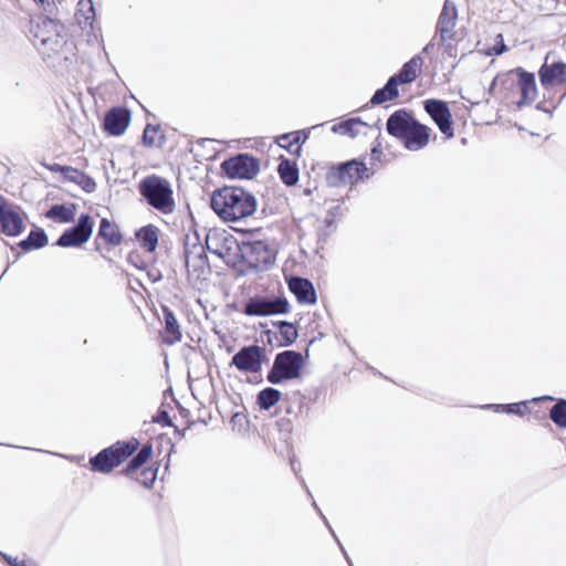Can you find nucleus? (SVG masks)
I'll return each mask as SVG.
<instances>
[{
    "mask_svg": "<svg viewBox=\"0 0 566 566\" xmlns=\"http://www.w3.org/2000/svg\"><path fill=\"white\" fill-rule=\"evenodd\" d=\"M432 48H433V44H432V43H428V44L422 49L421 54H422V53L428 54Z\"/></svg>",
    "mask_w": 566,
    "mask_h": 566,
    "instance_id": "obj_44",
    "label": "nucleus"
},
{
    "mask_svg": "<svg viewBox=\"0 0 566 566\" xmlns=\"http://www.w3.org/2000/svg\"><path fill=\"white\" fill-rule=\"evenodd\" d=\"M386 129L410 151L426 148L431 139V128L417 120L407 109L394 112L387 119Z\"/></svg>",
    "mask_w": 566,
    "mask_h": 566,
    "instance_id": "obj_2",
    "label": "nucleus"
},
{
    "mask_svg": "<svg viewBox=\"0 0 566 566\" xmlns=\"http://www.w3.org/2000/svg\"><path fill=\"white\" fill-rule=\"evenodd\" d=\"M290 305L285 298L268 300L265 297H251L243 310L248 316H269L274 314H286Z\"/></svg>",
    "mask_w": 566,
    "mask_h": 566,
    "instance_id": "obj_13",
    "label": "nucleus"
},
{
    "mask_svg": "<svg viewBox=\"0 0 566 566\" xmlns=\"http://www.w3.org/2000/svg\"><path fill=\"white\" fill-rule=\"evenodd\" d=\"M281 397L282 394L280 390L272 387H266L259 391L256 396V405L262 410H270L280 401Z\"/></svg>",
    "mask_w": 566,
    "mask_h": 566,
    "instance_id": "obj_28",
    "label": "nucleus"
},
{
    "mask_svg": "<svg viewBox=\"0 0 566 566\" xmlns=\"http://www.w3.org/2000/svg\"><path fill=\"white\" fill-rule=\"evenodd\" d=\"M76 14L83 17L84 22L92 21L95 15L92 0H80Z\"/></svg>",
    "mask_w": 566,
    "mask_h": 566,
    "instance_id": "obj_35",
    "label": "nucleus"
},
{
    "mask_svg": "<svg viewBox=\"0 0 566 566\" xmlns=\"http://www.w3.org/2000/svg\"><path fill=\"white\" fill-rule=\"evenodd\" d=\"M364 126H366V124L361 122L359 118H349L335 124L332 127V130L339 135L355 137L359 133L360 128Z\"/></svg>",
    "mask_w": 566,
    "mask_h": 566,
    "instance_id": "obj_29",
    "label": "nucleus"
},
{
    "mask_svg": "<svg viewBox=\"0 0 566 566\" xmlns=\"http://www.w3.org/2000/svg\"><path fill=\"white\" fill-rule=\"evenodd\" d=\"M138 190L147 203L163 214H170L175 211L174 191L167 179L157 175L146 176L140 180Z\"/></svg>",
    "mask_w": 566,
    "mask_h": 566,
    "instance_id": "obj_5",
    "label": "nucleus"
},
{
    "mask_svg": "<svg viewBox=\"0 0 566 566\" xmlns=\"http://www.w3.org/2000/svg\"><path fill=\"white\" fill-rule=\"evenodd\" d=\"M266 360V350L259 345L243 346L231 359L230 366H234L244 374H259Z\"/></svg>",
    "mask_w": 566,
    "mask_h": 566,
    "instance_id": "obj_9",
    "label": "nucleus"
},
{
    "mask_svg": "<svg viewBox=\"0 0 566 566\" xmlns=\"http://www.w3.org/2000/svg\"><path fill=\"white\" fill-rule=\"evenodd\" d=\"M423 63L424 61L421 54H416L406 62L400 71L392 75V77L396 78L400 85L410 84L421 74Z\"/></svg>",
    "mask_w": 566,
    "mask_h": 566,
    "instance_id": "obj_22",
    "label": "nucleus"
},
{
    "mask_svg": "<svg viewBox=\"0 0 566 566\" xmlns=\"http://www.w3.org/2000/svg\"><path fill=\"white\" fill-rule=\"evenodd\" d=\"M303 366V357L294 350H285L275 356L273 366L268 373L269 382L277 385L284 380L300 377Z\"/></svg>",
    "mask_w": 566,
    "mask_h": 566,
    "instance_id": "obj_8",
    "label": "nucleus"
},
{
    "mask_svg": "<svg viewBox=\"0 0 566 566\" xmlns=\"http://www.w3.org/2000/svg\"><path fill=\"white\" fill-rule=\"evenodd\" d=\"M290 291L301 304H315L317 301L315 289L312 282L304 277L292 276L287 281Z\"/></svg>",
    "mask_w": 566,
    "mask_h": 566,
    "instance_id": "obj_19",
    "label": "nucleus"
},
{
    "mask_svg": "<svg viewBox=\"0 0 566 566\" xmlns=\"http://www.w3.org/2000/svg\"><path fill=\"white\" fill-rule=\"evenodd\" d=\"M139 245L147 252H154L157 249L158 245V229L153 226L148 224L145 227H142L139 230L135 233Z\"/></svg>",
    "mask_w": 566,
    "mask_h": 566,
    "instance_id": "obj_26",
    "label": "nucleus"
},
{
    "mask_svg": "<svg viewBox=\"0 0 566 566\" xmlns=\"http://www.w3.org/2000/svg\"><path fill=\"white\" fill-rule=\"evenodd\" d=\"M549 418L557 428L566 430V399H558L549 408Z\"/></svg>",
    "mask_w": 566,
    "mask_h": 566,
    "instance_id": "obj_32",
    "label": "nucleus"
},
{
    "mask_svg": "<svg viewBox=\"0 0 566 566\" xmlns=\"http://www.w3.org/2000/svg\"><path fill=\"white\" fill-rule=\"evenodd\" d=\"M24 230V221L20 208L10 203L0 214V233L17 237Z\"/></svg>",
    "mask_w": 566,
    "mask_h": 566,
    "instance_id": "obj_17",
    "label": "nucleus"
},
{
    "mask_svg": "<svg viewBox=\"0 0 566 566\" xmlns=\"http://www.w3.org/2000/svg\"><path fill=\"white\" fill-rule=\"evenodd\" d=\"M308 135L304 130H295L282 134L275 137V144L286 149L291 155L300 157L302 154V145L306 142Z\"/></svg>",
    "mask_w": 566,
    "mask_h": 566,
    "instance_id": "obj_21",
    "label": "nucleus"
},
{
    "mask_svg": "<svg viewBox=\"0 0 566 566\" xmlns=\"http://www.w3.org/2000/svg\"><path fill=\"white\" fill-rule=\"evenodd\" d=\"M153 421L160 424L161 427H171L172 422L168 415V412L164 409H160L157 415L153 418Z\"/></svg>",
    "mask_w": 566,
    "mask_h": 566,
    "instance_id": "obj_39",
    "label": "nucleus"
},
{
    "mask_svg": "<svg viewBox=\"0 0 566 566\" xmlns=\"http://www.w3.org/2000/svg\"><path fill=\"white\" fill-rule=\"evenodd\" d=\"M10 206V202L7 198L0 195V214Z\"/></svg>",
    "mask_w": 566,
    "mask_h": 566,
    "instance_id": "obj_41",
    "label": "nucleus"
},
{
    "mask_svg": "<svg viewBox=\"0 0 566 566\" xmlns=\"http://www.w3.org/2000/svg\"><path fill=\"white\" fill-rule=\"evenodd\" d=\"M279 335L283 345H291L297 338V329L292 323L282 322L279 327Z\"/></svg>",
    "mask_w": 566,
    "mask_h": 566,
    "instance_id": "obj_33",
    "label": "nucleus"
},
{
    "mask_svg": "<svg viewBox=\"0 0 566 566\" xmlns=\"http://www.w3.org/2000/svg\"><path fill=\"white\" fill-rule=\"evenodd\" d=\"M374 174L375 170L367 167L364 160L353 159L331 167L326 172V180L332 187L353 186L370 178Z\"/></svg>",
    "mask_w": 566,
    "mask_h": 566,
    "instance_id": "obj_6",
    "label": "nucleus"
},
{
    "mask_svg": "<svg viewBox=\"0 0 566 566\" xmlns=\"http://www.w3.org/2000/svg\"><path fill=\"white\" fill-rule=\"evenodd\" d=\"M48 244V237L41 229L33 230L29 233L28 238L19 243V247L24 251L41 249Z\"/></svg>",
    "mask_w": 566,
    "mask_h": 566,
    "instance_id": "obj_30",
    "label": "nucleus"
},
{
    "mask_svg": "<svg viewBox=\"0 0 566 566\" xmlns=\"http://www.w3.org/2000/svg\"><path fill=\"white\" fill-rule=\"evenodd\" d=\"M500 95L510 105L521 108L531 105L537 97L535 75L516 67L499 77Z\"/></svg>",
    "mask_w": 566,
    "mask_h": 566,
    "instance_id": "obj_3",
    "label": "nucleus"
},
{
    "mask_svg": "<svg viewBox=\"0 0 566 566\" xmlns=\"http://www.w3.org/2000/svg\"><path fill=\"white\" fill-rule=\"evenodd\" d=\"M3 558L10 566H38L35 562L25 558L11 557L8 555H3Z\"/></svg>",
    "mask_w": 566,
    "mask_h": 566,
    "instance_id": "obj_38",
    "label": "nucleus"
},
{
    "mask_svg": "<svg viewBox=\"0 0 566 566\" xmlns=\"http://www.w3.org/2000/svg\"><path fill=\"white\" fill-rule=\"evenodd\" d=\"M400 84L392 76L389 77L386 85L382 88H379L373 95L370 103L374 105H380L386 102H390L396 99L399 96L398 86Z\"/></svg>",
    "mask_w": 566,
    "mask_h": 566,
    "instance_id": "obj_27",
    "label": "nucleus"
},
{
    "mask_svg": "<svg viewBox=\"0 0 566 566\" xmlns=\"http://www.w3.org/2000/svg\"><path fill=\"white\" fill-rule=\"evenodd\" d=\"M381 154H382V151H381V149H380L379 147H374V148L371 149V156H373V158H377V159H378V158L380 157V155H381Z\"/></svg>",
    "mask_w": 566,
    "mask_h": 566,
    "instance_id": "obj_42",
    "label": "nucleus"
},
{
    "mask_svg": "<svg viewBox=\"0 0 566 566\" xmlns=\"http://www.w3.org/2000/svg\"><path fill=\"white\" fill-rule=\"evenodd\" d=\"M34 2L41 4L44 9L46 6H51L52 4V1L51 0H33Z\"/></svg>",
    "mask_w": 566,
    "mask_h": 566,
    "instance_id": "obj_43",
    "label": "nucleus"
},
{
    "mask_svg": "<svg viewBox=\"0 0 566 566\" xmlns=\"http://www.w3.org/2000/svg\"><path fill=\"white\" fill-rule=\"evenodd\" d=\"M45 217L60 223H67L73 220L74 211L64 205H54L45 212Z\"/></svg>",
    "mask_w": 566,
    "mask_h": 566,
    "instance_id": "obj_31",
    "label": "nucleus"
},
{
    "mask_svg": "<svg viewBox=\"0 0 566 566\" xmlns=\"http://www.w3.org/2000/svg\"><path fill=\"white\" fill-rule=\"evenodd\" d=\"M555 400L552 396H543L526 400L525 417L527 420L542 421L546 420L547 415L549 416L548 403Z\"/></svg>",
    "mask_w": 566,
    "mask_h": 566,
    "instance_id": "obj_23",
    "label": "nucleus"
},
{
    "mask_svg": "<svg viewBox=\"0 0 566 566\" xmlns=\"http://www.w3.org/2000/svg\"><path fill=\"white\" fill-rule=\"evenodd\" d=\"M211 208L221 220L234 222L252 216L256 210V200L241 187L226 186L212 192Z\"/></svg>",
    "mask_w": 566,
    "mask_h": 566,
    "instance_id": "obj_1",
    "label": "nucleus"
},
{
    "mask_svg": "<svg viewBox=\"0 0 566 566\" xmlns=\"http://www.w3.org/2000/svg\"><path fill=\"white\" fill-rule=\"evenodd\" d=\"M94 220L90 214H81L76 226L66 229L57 240L63 248L81 247L86 243L93 232Z\"/></svg>",
    "mask_w": 566,
    "mask_h": 566,
    "instance_id": "obj_12",
    "label": "nucleus"
},
{
    "mask_svg": "<svg viewBox=\"0 0 566 566\" xmlns=\"http://www.w3.org/2000/svg\"><path fill=\"white\" fill-rule=\"evenodd\" d=\"M63 175L69 181L77 185L86 192H93L96 189L95 180L77 168L66 166L65 174Z\"/></svg>",
    "mask_w": 566,
    "mask_h": 566,
    "instance_id": "obj_25",
    "label": "nucleus"
},
{
    "mask_svg": "<svg viewBox=\"0 0 566 566\" xmlns=\"http://www.w3.org/2000/svg\"><path fill=\"white\" fill-rule=\"evenodd\" d=\"M160 129L158 126L148 124L143 133V143L147 147L159 146L160 144Z\"/></svg>",
    "mask_w": 566,
    "mask_h": 566,
    "instance_id": "obj_34",
    "label": "nucleus"
},
{
    "mask_svg": "<svg viewBox=\"0 0 566 566\" xmlns=\"http://www.w3.org/2000/svg\"><path fill=\"white\" fill-rule=\"evenodd\" d=\"M101 241L107 247H118L123 242V234L118 224L107 218L99 222L97 235L94 240L95 250L101 252Z\"/></svg>",
    "mask_w": 566,
    "mask_h": 566,
    "instance_id": "obj_16",
    "label": "nucleus"
},
{
    "mask_svg": "<svg viewBox=\"0 0 566 566\" xmlns=\"http://www.w3.org/2000/svg\"><path fill=\"white\" fill-rule=\"evenodd\" d=\"M221 169L229 178L251 179L259 172L260 164L256 158L240 154L224 160Z\"/></svg>",
    "mask_w": 566,
    "mask_h": 566,
    "instance_id": "obj_10",
    "label": "nucleus"
},
{
    "mask_svg": "<svg viewBox=\"0 0 566 566\" xmlns=\"http://www.w3.org/2000/svg\"><path fill=\"white\" fill-rule=\"evenodd\" d=\"M506 51H507V46L504 43L503 35L497 34L495 44L488 49L486 54L488 55H500Z\"/></svg>",
    "mask_w": 566,
    "mask_h": 566,
    "instance_id": "obj_36",
    "label": "nucleus"
},
{
    "mask_svg": "<svg viewBox=\"0 0 566 566\" xmlns=\"http://www.w3.org/2000/svg\"><path fill=\"white\" fill-rule=\"evenodd\" d=\"M424 111L438 126L441 134L447 139L454 137V128L452 122V114L447 102L441 99H426L423 102Z\"/></svg>",
    "mask_w": 566,
    "mask_h": 566,
    "instance_id": "obj_11",
    "label": "nucleus"
},
{
    "mask_svg": "<svg viewBox=\"0 0 566 566\" xmlns=\"http://www.w3.org/2000/svg\"><path fill=\"white\" fill-rule=\"evenodd\" d=\"M538 77L545 90L565 87L566 63L560 61L548 63V59L546 57L545 62L538 70Z\"/></svg>",
    "mask_w": 566,
    "mask_h": 566,
    "instance_id": "obj_14",
    "label": "nucleus"
},
{
    "mask_svg": "<svg viewBox=\"0 0 566 566\" xmlns=\"http://www.w3.org/2000/svg\"><path fill=\"white\" fill-rule=\"evenodd\" d=\"M503 410L509 413H515L521 417H525L526 401L505 405L503 406Z\"/></svg>",
    "mask_w": 566,
    "mask_h": 566,
    "instance_id": "obj_37",
    "label": "nucleus"
},
{
    "mask_svg": "<svg viewBox=\"0 0 566 566\" xmlns=\"http://www.w3.org/2000/svg\"><path fill=\"white\" fill-rule=\"evenodd\" d=\"M153 457V446L144 444L134 455L120 473L132 480L137 481L140 485L149 489L153 486L157 478V468L145 467Z\"/></svg>",
    "mask_w": 566,
    "mask_h": 566,
    "instance_id": "obj_7",
    "label": "nucleus"
},
{
    "mask_svg": "<svg viewBox=\"0 0 566 566\" xmlns=\"http://www.w3.org/2000/svg\"><path fill=\"white\" fill-rule=\"evenodd\" d=\"M457 18L458 12L455 7L446 2L437 23V34L441 42L453 39Z\"/></svg>",
    "mask_w": 566,
    "mask_h": 566,
    "instance_id": "obj_18",
    "label": "nucleus"
},
{
    "mask_svg": "<svg viewBox=\"0 0 566 566\" xmlns=\"http://www.w3.org/2000/svg\"><path fill=\"white\" fill-rule=\"evenodd\" d=\"M51 172H61L65 174L66 166L60 165V164H51L45 166Z\"/></svg>",
    "mask_w": 566,
    "mask_h": 566,
    "instance_id": "obj_40",
    "label": "nucleus"
},
{
    "mask_svg": "<svg viewBox=\"0 0 566 566\" xmlns=\"http://www.w3.org/2000/svg\"><path fill=\"white\" fill-rule=\"evenodd\" d=\"M163 314L165 319V327L160 332L159 336L165 345L171 346L181 340L182 333L178 324V321L171 310H169L168 307H164Z\"/></svg>",
    "mask_w": 566,
    "mask_h": 566,
    "instance_id": "obj_20",
    "label": "nucleus"
},
{
    "mask_svg": "<svg viewBox=\"0 0 566 566\" xmlns=\"http://www.w3.org/2000/svg\"><path fill=\"white\" fill-rule=\"evenodd\" d=\"M139 446V440L136 438L116 441L90 459V470L108 474L128 460L138 450Z\"/></svg>",
    "mask_w": 566,
    "mask_h": 566,
    "instance_id": "obj_4",
    "label": "nucleus"
},
{
    "mask_svg": "<svg viewBox=\"0 0 566 566\" xmlns=\"http://www.w3.org/2000/svg\"><path fill=\"white\" fill-rule=\"evenodd\" d=\"M279 159L277 174L282 182L289 187L296 185L300 176L296 163L284 156H280Z\"/></svg>",
    "mask_w": 566,
    "mask_h": 566,
    "instance_id": "obj_24",
    "label": "nucleus"
},
{
    "mask_svg": "<svg viewBox=\"0 0 566 566\" xmlns=\"http://www.w3.org/2000/svg\"><path fill=\"white\" fill-rule=\"evenodd\" d=\"M132 119L128 108L112 107L104 117L103 129L111 136H120L125 133Z\"/></svg>",
    "mask_w": 566,
    "mask_h": 566,
    "instance_id": "obj_15",
    "label": "nucleus"
}]
</instances>
